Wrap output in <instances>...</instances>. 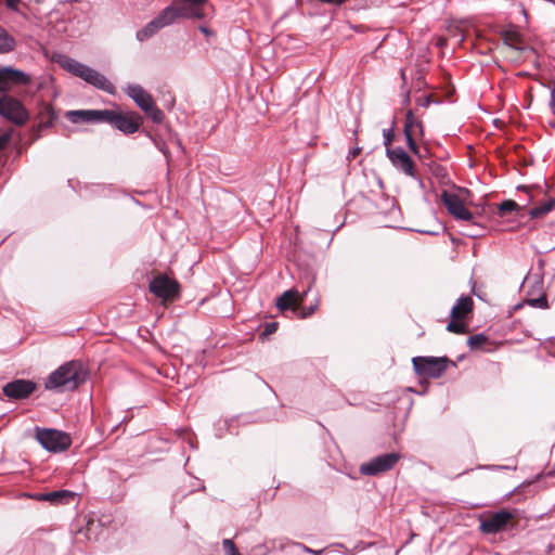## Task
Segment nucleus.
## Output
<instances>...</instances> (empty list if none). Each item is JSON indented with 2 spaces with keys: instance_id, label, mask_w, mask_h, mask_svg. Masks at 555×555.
<instances>
[{
  "instance_id": "obj_10",
  "label": "nucleus",
  "mask_w": 555,
  "mask_h": 555,
  "mask_svg": "<svg viewBox=\"0 0 555 555\" xmlns=\"http://www.w3.org/2000/svg\"><path fill=\"white\" fill-rule=\"evenodd\" d=\"M403 130L410 151L417 154L418 146L416 144V140L423 137L424 130L422 121L413 114L411 109H409L405 114Z\"/></svg>"
},
{
  "instance_id": "obj_20",
  "label": "nucleus",
  "mask_w": 555,
  "mask_h": 555,
  "mask_svg": "<svg viewBox=\"0 0 555 555\" xmlns=\"http://www.w3.org/2000/svg\"><path fill=\"white\" fill-rule=\"evenodd\" d=\"M177 20H179L175 7L172 4L165 8L155 18V23L159 27V29L165 28L166 26H169L173 24Z\"/></svg>"
},
{
  "instance_id": "obj_13",
  "label": "nucleus",
  "mask_w": 555,
  "mask_h": 555,
  "mask_svg": "<svg viewBox=\"0 0 555 555\" xmlns=\"http://www.w3.org/2000/svg\"><path fill=\"white\" fill-rule=\"evenodd\" d=\"M150 291L164 300L173 298L179 291V284L166 275H158L150 283Z\"/></svg>"
},
{
  "instance_id": "obj_24",
  "label": "nucleus",
  "mask_w": 555,
  "mask_h": 555,
  "mask_svg": "<svg viewBox=\"0 0 555 555\" xmlns=\"http://www.w3.org/2000/svg\"><path fill=\"white\" fill-rule=\"evenodd\" d=\"M160 29L155 23L154 20H152L150 23H147L142 29L137 31V39L139 41H145L153 37L156 33H158Z\"/></svg>"
},
{
  "instance_id": "obj_22",
  "label": "nucleus",
  "mask_w": 555,
  "mask_h": 555,
  "mask_svg": "<svg viewBox=\"0 0 555 555\" xmlns=\"http://www.w3.org/2000/svg\"><path fill=\"white\" fill-rule=\"evenodd\" d=\"M555 208V199H548L529 210L531 218H542Z\"/></svg>"
},
{
  "instance_id": "obj_6",
  "label": "nucleus",
  "mask_w": 555,
  "mask_h": 555,
  "mask_svg": "<svg viewBox=\"0 0 555 555\" xmlns=\"http://www.w3.org/2000/svg\"><path fill=\"white\" fill-rule=\"evenodd\" d=\"M0 115L16 126H24L29 119L23 103L9 94L0 96Z\"/></svg>"
},
{
  "instance_id": "obj_11",
  "label": "nucleus",
  "mask_w": 555,
  "mask_h": 555,
  "mask_svg": "<svg viewBox=\"0 0 555 555\" xmlns=\"http://www.w3.org/2000/svg\"><path fill=\"white\" fill-rule=\"evenodd\" d=\"M441 201L446 206L447 210L449 211V214L452 215L454 218L464 221L473 220V214L465 207L463 201L460 198L457 194L444 191L441 194Z\"/></svg>"
},
{
  "instance_id": "obj_29",
  "label": "nucleus",
  "mask_w": 555,
  "mask_h": 555,
  "mask_svg": "<svg viewBox=\"0 0 555 555\" xmlns=\"http://www.w3.org/2000/svg\"><path fill=\"white\" fill-rule=\"evenodd\" d=\"M222 547L225 555H241L236 545L231 539H224L222 541Z\"/></svg>"
},
{
  "instance_id": "obj_15",
  "label": "nucleus",
  "mask_w": 555,
  "mask_h": 555,
  "mask_svg": "<svg viewBox=\"0 0 555 555\" xmlns=\"http://www.w3.org/2000/svg\"><path fill=\"white\" fill-rule=\"evenodd\" d=\"M35 389L36 384L34 382L16 379L4 385L2 391L8 398L17 400L27 398Z\"/></svg>"
},
{
  "instance_id": "obj_35",
  "label": "nucleus",
  "mask_w": 555,
  "mask_h": 555,
  "mask_svg": "<svg viewBox=\"0 0 555 555\" xmlns=\"http://www.w3.org/2000/svg\"><path fill=\"white\" fill-rule=\"evenodd\" d=\"M276 328H278V323H269V324H267L263 334L264 335L273 334L276 331Z\"/></svg>"
},
{
  "instance_id": "obj_18",
  "label": "nucleus",
  "mask_w": 555,
  "mask_h": 555,
  "mask_svg": "<svg viewBox=\"0 0 555 555\" xmlns=\"http://www.w3.org/2000/svg\"><path fill=\"white\" fill-rule=\"evenodd\" d=\"M10 82L28 85L30 82V77L18 69H0V91L8 89Z\"/></svg>"
},
{
  "instance_id": "obj_16",
  "label": "nucleus",
  "mask_w": 555,
  "mask_h": 555,
  "mask_svg": "<svg viewBox=\"0 0 555 555\" xmlns=\"http://www.w3.org/2000/svg\"><path fill=\"white\" fill-rule=\"evenodd\" d=\"M311 289V286L308 287L302 294H300L297 289L292 288L284 292L276 299V307L280 311H285L287 309H297L300 305H302L305 300V296Z\"/></svg>"
},
{
  "instance_id": "obj_8",
  "label": "nucleus",
  "mask_w": 555,
  "mask_h": 555,
  "mask_svg": "<svg viewBox=\"0 0 555 555\" xmlns=\"http://www.w3.org/2000/svg\"><path fill=\"white\" fill-rule=\"evenodd\" d=\"M401 455L397 452L386 453L362 463L359 472L364 476H376L386 473L395 467Z\"/></svg>"
},
{
  "instance_id": "obj_3",
  "label": "nucleus",
  "mask_w": 555,
  "mask_h": 555,
  "mask_svg": "<svg viewBox=\"0 0 555 555\" xmlns=\"http://www.w3.org/2000/svg\"><path fill=\"white\" fill-rule=\"evenodd\" d=\"M126 94L131 98L134 103L146 114L149 118L155 124H162L165 114L159 109L152 96L142 86L129 85L126 88Z\"/></svg>"
},
{
  "instance_id": "obj_26",
  "label": "nucleus",
  "mask_w": 555,
  "mask_h": 555,
  "mask_svg": "<svg viewBox=\"0 0 555 555\" xmlns=\"http://www.w3.org/2000/svg\"><path fill=\"white\" fill-rule=\"evenodd\" d=\"M518 209V204L515 202V201H512V199H506V201H503L499 206H498V210H499V215L501 217H504L506 216L507 214L512 212V211H515Z\"/></svg>"
},
{
  "instance_id": "obj_4",
  "label": "nucleus",
  "mask_w": 555,
  "mask_h": 555,
  "mask_svg": "<svg viewBox=\"0 0 555 555\" xmlns=\"http://www.w3.org/2000/svg\"><path fill=\"white\" fill-rule=\"evenodd\" d=\"M412 363L416 374L425 378H439L454 365L448 357H415Z\"/></svg>"
},
{
  "instance_id": "obj_40",
  "label": "nucleus",
  "mask_w": 555,
  "mask_h": 555,
  "mask_svg": "<svg viewBox=\"0 0 555 555\" xmlns=\"http://www.w3.org/2000/svg\"><path fill=\"white\" fill-rule=\"evenodd\" d=\"M333 546L347 550L346 546L341 543H335V544L330 545L328 547H333Z\"/></svg>"
},
{
  "instance_id": "obj_30",
  "label": "nucleus",
  "mask_w": 555,
  "mask_h": 555,
  "mask_svg": "<svg viewBox=\"0 0 555 555\" xmlns=\"http://www.w3.org/2000/svg\"><path fill=\"white\" fill-rule=\"evenodd\" d=\"M383 137H384V145L387 149H390L389 146L392 143V140H393V137H395L393 128L384 129L383 130Z\"/></svg>"
},
{
  "instance_id": "obj_31",
  "label": "nucleus",
  "mask_w": 555,
  "mask_h": 555,
  "mask_svg": "<svg viewBox=\"0 0 555 555\" xmlns=\"http://www.w3.org/2000/svg\"><path fill=\"white\" fill-rule=\"evenodd\" d=\"M318 307V302H315L312 306L302 307L299 311L300 318H307L314 313L315 309Z\"/></svg>"
},
{
  "instance_id": "obj_28",
  "label": "nucleus",
  "mask_w": 555,
  "mask_h": 555,
  "mask_svg": "<svg viewBox=\"0 0 555 555\" xmlns=\"http://www.w3.org/2000/svg\"><path fill=\"white\" fill-rule=\"evenodd\" d=\"M447 330L455 334H463L466 332V324L462 322V320L452 319V321L448 323Z\"/></svg>"
},
{
  "instance_id": "obj_17",
  "label": "nucleus",
  "mask_w": 555,
  "mask_h": 555,
  "mask_svg": "<svg viewBox=\"0 0 555 555\" xmlns=\"http://www.w3.org/2000/svg\"><path fill=\"white\" fill-rule=\"evenodd\" d=\"M106 109L69 111L67 117L73 122H104Z\"/></svg>"
},
{
  "instance_id": "obj_9",
  "label": "nucleus",
  "mask_w": 555,
  "mask_h": 555,
  "mask_svg": "<svg viewBox=\"0 0 555 555\" xmlns=\"http://www.w3.org/2000/svg\"><path fill=\"white\" fill-rule=\"evenodd\" d=\"M514 517L515 515L507 509L498 511L481 520L480 530L487 534L498 533L505 530Z\"/></svg>"
},
{
  "instance_id": "obj_19",
  "label": "nucleus",
  "mask_w": 555,
  "mask_h": 555,
  "mask_svg": "<svg viewBox=\"0 0 555 555\" xmlns=\"http://www.w3.org/2000/svg\"><path fill=\"white\" fill-rule=\"evenodd\" d=\"M474 301L470 296H461L451 309V318L463 320L473 311Z\"/></svg>"
},
{
  "instance_id": "obj_34",
  "label": "nucleus",
  "mask_w": 555,
  "mask_h": 555,
  "mask_svg": "<svg viewBox=\"0 0 555 555\" xmlns=\"http://www.w3.org/2000/svg\"><path fill=\"white\" fill-rule=\"evenodd\" d=\"M322 3L328 4V5H336L340 7L344 3H346L348 0H319Z\"/></svg>"
},
{
  "instance_id": "obj_7",
  "label": "nucleus",
  "mask_w": 555,
  "mask_h": 555,
  "mask_svg": "<svg viewBox=\"0 0 555 555\" xmlns=\"http://www.w3.org/2000/svg\"><path fill=\"white\" fill-rule=\"evenodd\" d=\"M104 122L114 126L126 134H132L139 130L142 118L134 112L122 114L117 111L106 109Z\"/></svg>"
},
{
  "instance_id": "obj_1",
  "label": "nucleus",
  "mask_w": 555,
  "mask_h": 555,
  "mask_svg": "<svg viewBox=\"0 0 555 555\" xmlns=\"http://www.w3.org/2000/svg\"><path fill=\"white\" fill-rule=\"evenodd\" d=\"M54 62H56L62 68L66 69L70 74L83 79L86 82L94 86L95 88L103 90L109 94H115L114 85L98 70L79 63L78 61L65 55V54H56L53 57Z\"/></svg>"
},
{
  "instance_id": "obj_5",
  "label": "nucleus",
  "mask_w": 555,
  "mask_h": 555,
  "mask_svg": "<svg viewBox=\"0 0 555 555\" xmlns=\"http://www.w3.org/2000/svg\"><path fill=\"white\" fill-rule=\"evenodd\" d=\"M36 439L49 452H63L72 444V439L68 434L49 428H37Z\"/></svg>"
},
{
  "instance_id": "obj_12",
  "label": "nucleus",
  "mask_w": 555,
  "mask_h": 555,
  "mask_svg": "<svg viewBox=\"0 0 555 555\" xmlns=\"http://www.w3.org/2000/svg\"><path fill=\"white\" fill-rule=\"evenodd\" d=\"M207 0H173L172 7L179 18H203V5Z\"/></svg>"
},
{
  "instance_id": "obj_37",
  "label": "nucleus",
  "mask_w": 555,
  "mask_h": 555,
  "mask_svg": "<svg viewBox=\"0 0 555 555\" xmlns=\"http://www.w3.org/2000/svg\"><path fill=\"white\" fill-rule=\"evenodd\" d=\"M360 151L361 150L359 147H356L352 151H350L349 152V158H352V159L356 158L359 155Z\"/></svg>"
},
{
  "instance_id": "obj_39",
  "label": "nucleus",
  "mask_w": 555,
  "mask_h": 555,
  "mask_svg": "<svg viewBox=\"0 0 555 555\" xmlns=\"http://www.w3.org/2000/svg\"><path fill=\"white\" fill-rule=\"evenodd\" d=\"M199 30H201L203 34H205L206 36L211 35V31H210L207 27H205V26H201V27H199Z\"/></svg>"
},
{
  "instance_id": "obj_36",
  "label": "nucleus",
  "mask_w": 555,
  "mask_h": 555,
  "mask_svg": "<svg viewBox=\"0 0 555 555\" xmlns=\"http://www.w3.org/2000/svg\"><path fill=\"white\" fill-rule=\"evenodd\" d=\"M7 5L11 9H15L20 3V0H5Z\"/></svg>"
},
{
  "instance_id": "obj_38",
  "label": "nucleus",
  "mask_w": 555,
  "mask_h": 555,
  "mask_svg": "<svg viewBox=\"0 0 555 555\" xmlns=\"http://www.w3.org/2000/svg\"><path fill=\"white\" fill-rule=\"evenodd\" d=\"M436 44H437L438 47L442 48V47H444V46L447 44V39H446L444 37H439V38L437 39Z\"/></svg>"
},
{
  "instance_id": "obj_27",
  "label": "nucleus",
  "mask_w": 555,
  "mask_h": 555,
  "mask_svg": "<svg viewBox=\"0 0 555 555\" xmlns=\"http://www.w3.org/2000/svg\"><path fill=\"white\" fill-rule=\"evenodd\" d=\"M488 338L483 334H476L468 338L467 345L470 349H480L486 343Z\"/></svg>"
},
{
  "instance_id": "obj_2",
  "label": "nucleus",
  "mask_w": 555,
  "mask_h": 555,
  "mask_svg": "<svg viewBox=\"0 0 555 555\" xmlns=\"http://www.w3.org/2000/svg\"><path fill=\"white\" fill-rule=\"evenodd\" d=\"M86 380L81 363L69 361L53 371L46 382L47 389L73 390Z\"/></svg>"
},
{
  "instance_id": "obj_33",
  "label": "nucleus",
  "mask_w": 555,
  "mask_h": 555,
  "mask_svg": "<svg viewBox=\"0 0 555 555\" xmlns=\"http://www.w3.org/2000/svg\"><path fill=\"white\" fill-rule=\"evenodd\" d=\"M529 302L533 307L547 308V300L543 296L537 299H532Z\"/></svg>"
},
{
  "instance_id": "obj_25",
  "label": "nucleus",
  "mask_w": 555,
  "mask_h": 555,
  "mask_svg": "<svg viewBox=\"0 0 555 555\" xmlns=\"http://www.w3.org/2000/svg\"><path fill=\"white\" fill-rule=\"evenodd\" d=\"M74 493L67 490L52 491L44 494H41V500L48 501L50 503H61L65 499L73 498Z\"/></svg>"
},
{
  "instance_id": "obj_32",
  "label": "nucleus",
  "mask_w": 555,
  "mask_h": 555,
  "mask_svg": "<svg viewBox=\"0 0 555 555\" xmlns=\"http://www.w3.org/2000/svg\"><path fill=\"white\" fill-rule=\"evenodd\" d=\"M301 550L311 555H322L328 547L322 548V550H313L305 544H300Z\"/></svg>"
},
{
  "instance_id": "obj_23",
  "label": "nucleus",
  "mask_w": 555,
  "mask_h": 555,
  "mask_svg": "<svg viewBox=\"0 0 555 555\" xmlns=\"http://www.w3.org/2000/svg\"><path fill=\"white\" fill-rule=\"evenodd\" d=\"M15 48V39L0 27V54L9 53Z\"/></svg>"
},
{
  "instance_id": "obj_21",
  "label": "nucleus",
  "mask_w": 555,
  "mask_h": 555,
  "mask_svg": "<svg viewBox=\"0 0 555 555\" xmlns=\"http://www.w3.org/2000/svg\"><path fill=\"white\" fill-rule=\"evenodd\" d=\"M501 37L505 44L514 49H520L522 42L520 34L515 28H508L501 31Z\"/></svg>"
},
{
  "instance_id": "obj_14",
  "label": "nucleus",
  "mask_w": 555,
  "mask_h": 555,
  "mask_svg": "<svg viewBox=\"0 0 555 555\" xmlns=\"http://www.w3.org/2000/svg\"><path fill=\"white\" fill-rule=\"evenodd\" d=\"M386 154L390 159L391 164L406 176L415 177L414 163L408 153L401 149H387Z\"/></svg>"
}]
</instances>
